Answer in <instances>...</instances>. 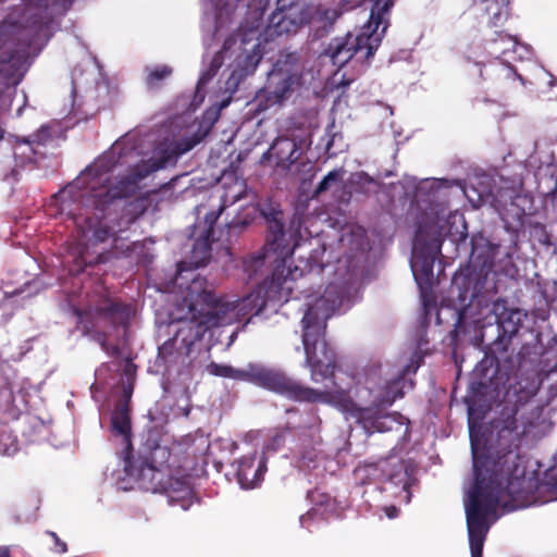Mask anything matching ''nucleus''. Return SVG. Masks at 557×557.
<instances>
[{
	"mask_svg": "<svg viewBox=\"0 0 557 557\" xmlns=\"http://www.w3.org/2000/svg\"><path fill=\"white\" fill-rule=\"evenodd\" d=\"M499 411L486 430V442L491 449L485 456H480L472 443L474 484L469 492L466 505V518L471 557H482L483 546L491 528L488 518L496 513L502 505L510 500L507 492L511 480L510 462L505 463L507 449H519L521 437L534 426L541 416L539 406L530 399H523L518 394L507 393L499 404Z\"/></svg>",
	"mask_w": 557,
	"mask_h": 557,
	"instance_id": "f257e3e1",
	"label": "nucleus"
},
{
	"mask_svg": "<svg viewBox=\"0 0 557 557\" xmlns=\"http://www.w3.org/2000/svg\"><path fill=\"white\" fill-rule=\"evenodd\" d=\"M301 324L305 363L310 368L311 380L321 382L333 377L330 388H312L280 369L258 363H248L245 368L237 369L212 361L207 366V371L214 376L251 383L292 401L326 404L344 412L355 411L356 404L350 395L352 376L345 374L347 382L345 384L337 382L335 376L336 354L325 341L326 323L320 320L313 307H309L301 319Z\"/></svg>",
	"mask_w": 557,
	"mask_h": 557,
	"instance_id": "f03ea898",
	"label": "nucleus"
},
{
	"mask_svg": "<svg viewBox=\"0 0 557 557\" xmlns=\"http://www.w3.org/2000/svg\"><path fill=\"white\" fill-rule=\"evenodd\" d=\"M200 140V136L194 135L170 143L160 150V158L153 166L137 164L115 183L99 173L96 166L86 168L76 181L55 196L60 201V213L73 219L86 243L96 245L107 242L114 234L107 218L115 201L134 196L138 183L151 171L175 164L182 154L190 151Z\"/></svg>",
	"mask_w": 557,
	"mask_h": 557,
	"instance_id": "7ed1b4c3",
	"label": "nucleus"
},
{
	"mask_svg": "<svg viewBox=\"0 0 557 557\" xmlns=\"http://www.w3.org/2000/svg\"><path fill=\"white\" fill-rule=\"evenodd\" d=\"M268 223L265 244L261 251L244 259V270L252 277L263 267L267 260L275 267L270 277H267L253 292L246 296L243 306L251 305L255 313H261L267 307L287 302L295 289L297 278L302 277L304 271L297 265L292 268L288 260L294 253L296 243L292 244L293 235L284 231V213L273 206L261 211Z\"/></svg>",
	"mask_w": 557,
	"mask_h": 557,
	"instance_id": "20e7f679",
	"label": "nucleus"
},
{
	"mask_svg": "<svg viewBox=\"0 0 557 557\" xmlns=\"http://www.w3.org/2000/svg\"><path fill=\"white\" fill-rule=\"evenodd\" d=\"M189 280L186 292L175 309L171 312L172 322H177L174 337L184 348L185 356H189L193 346L200 341L211 329L233 322L236 312L258 315L251 310V305L243 306L246 297L235 302H223L215 294L208 289L206 277L195 274L185 276ZM183 280H176L182 287Z\"/></svg>",
	"mask_w": 557,
	"mask_h": 557,
	"instance_id": "39448f33",
	"label": "nucleus"
},
{
	"mask_svg": "<svg viewBox=\"0 0 557 557\" xmlns=\"http://www.w3.org/2000/svg\"><path fill=\"white\" fill-rule=\"evenodd\" d=\"M519 449H507L505 463L510 462L511 480L508 482L507 492L510 500L505 503L507 510H517L532 505L545 504L557 500L554 484L557 480V470L550 469L545 473L544 481L534 480L525 475V467L522 465V457Z\"/></svg>",
	"mask_w": 557,
	"mask_h": 557,
	"instance_id": "423d86ee",
	"label": "nucleus"
},
{
	"mask_svg": "<svg viewBox=\"0 0 557 557\" xmlns=\"http://www.w3.org/2000/svg\"><path fill=\"white\" fill-rule=\"evenodd\" d=\"M304 62L299 52H282L269 73L267 84L257 94V110L265 111L287 100L300 85Z\"/></svg>",
	"mask_w": 557,
	"mask_h": 557,
	"instance_id": "0eeeda50",
	"label": "nucleus"
},
{
	"mask_svg": "<svg viewBox=\"0 0 557 557\" xmlns=\"http://www.w3.org/2000/svg\"><path fill=\"white\" fill-rule=\"evenodd\" d=\"M386 32V24L381 30L371 27L368 24L363 27L360 35L354 36L346 34L343 37L333 38L326 49L324 55L329 57L332 64L337 67L346 65L354 55L364 50V58L370 59L373 57L375 50L381 44V40Z\"/></svg>",
	"mask_w": 557,
	"mask_h": 557,
	"instance_id": "6e6552de",
	"label": "nucleus"
},
{
	"mask_svg": "<svg viewBox=\"0 0 557 557\" xmlns=\"http://www.w3.org/2000/svg\"><path fill=\"white\" fill-rule=\"evenodd\" d=\"M79 322L84 323L87 332L100 326V324L113 327L125 326L131 318V307L121 300L110 297L109 292L102 288L87 311L76 310Z\"/></svg>",
	"mask_w": 557,
	"mask_h": 557,
	"instance_id": "1a4fd4ad",
	"label": "nucleus"
},
{
	"mask_svg": "<svg viewBox=\"0 0 557 557\" xmlns=\"http://www.w3.org/2000/svg\"><path fill=\"white\" fill-rule=\"evenodd\" d=\"M242 199V194L237 193L230 196L225 193L222 197V203L218 211L208 212L205 216V237L200 240H197L194 245L193 255L195 257V261L186 262L181 261L177 263L176 271V280H183L185 272H193L194 269L202 267L207 263V261L211 258V242L214 240V225L221 215L222 211L227 206V202L235 203Z\"/></svg>",
	"mask_w": 557,
	"mask_h": 557,
	"instance_id": "9d476101",
	"label": "nucleus"
},
{
	"mask_svg": "<svg viewBox=\"0 0 557 557\" xmlns=\"http://www.w3.org/2000/svg\"><path fill=\"white\" fill-rule=\"evenodd\" d=\"M277 4L269 17L268 32L271 36L295 34L300 27L308 25L310 10L305 4L292 2L286 5L283 0H278Z\"/></svg>",
	"mask_w": 557,
	"mask_h": 557,
	"instance_id": "9b49d317",
	"label": "nucleus"
},
{
	"mask_svg": "<svg viewBox=\"0 0 557 557\" xmlns=\"http://www.w3.org/2000/svg\"><path fill=\"white\" fill-rule=\"evenodd\" d=\"M441 252V245L436 244L432 251H420L413 247L411 258V270L421 292L432 287L434 281V263L436 255Z\"/></svg>",
	"mask_w": 557,
	"mask_h": 557,
	"instance_id": "f8f14e48",
	"label": "nucleus"
},
{
	"mask_svg": "<svg viewBox=\"0 0 557 557\" xmlns=\"http://www.w3.org/2000/svg\"><path fill=\"white\" fill-rule=\"evenodd\" d=\"M302 154L301 145L289 137H277L263 154L264 158L274 159L275 166L289 170Z\"/></svg>",
	"mask_w": 557,
	"mask_h": 557,
	"instance_id": "ddd939ff",
	"label": "nucleus"
},
{
	"mask_svg": "<svg viewBox=\"0 0 557 557\" xmlns=\"http://www.w3.org/2000/svg\"><path fill=\"white\" fill-rule=\"evenodd\" d=\"M257 455L243 456L237 461L236 476L243 488L249 490L258 486L267 471V460L261 457L256 466Z\"/></svg>",
	"mask_w": 557,
	"mask_h": 557,
	"instance_id": "4468645a",
	"label": "nucleus"
},
{
	"mask_svg": "<svg viewBox=\"0 0 557 557\" xmlns=\"http://www.w3.org/2000/svg\"><path fill=\"white\" fill-rule=\"evenodd\" d=\"M497 249L498 246L492 244L484 236H473L471 238V264L486 275L494 265Z\"/></svg>",
	"mask_w": 557,
	"mask_h": 557,
	"instance_id": "2eb2a0df",
	"label": "nucleus"
},
{
	"mask_svg": "<svg viewBox=\"0 0 557 557\" xmlns=\"http://www.w3.org/2000/svg\"><path fill=\"white\" fill-rule=\"evenodd\" d=\"M419 367V362L416 364L411 362L404 367L395 377L387 381L380 396L379 405L383 407L391 406L396 399L403 398L405 395L404 388L407 384L406 375L409 372L416 373Z\"/></svg>",
	"mask_w": 557,
	"mask_h": 557,
	"instance_id": "dca6fc26",
	"label": "nucleus"
},
{
	"mask_svg": "<svg viewBox=\"0 0 557 557\" xmlns=\"http://www.w3.org/2000/svg\"><path fill=\"white\" fill-rule=\"evenodd\" d=\"M358 420L368 434L388 432L396 423V419L393 414L381 413L372 408H359Z\"/></svg>",
	"mask_w": 557,
	"mask_h": 557,
	"instance_id": "f3484780",
	"label": "nucleus"
},
{
	"mask_svg": "<svg viewBox=\"0 0 557 557\" xmlns=\"http://www.w3.org/2000/svg\"><path fill=\"white\" fill-rule=\"evenodd\" d=\"M146 446L151 462L148 463L146 461V465L140 468L136 476L138 480H145L146 478H149L150 481H153L156 475L160 473L154 463H162L165 461L170 456V451L165 446H161L157 440L151 442L150 438H148Z\"/></svg>",
	"mask_w": 557,
	"mask_h": 557,
	"instance_id": "a211bd4d",
	"label": "nucleus"
},
{
	"mask_svg": "<svg viewBox=\"0 0 557 557\" xmlns=\"http://www.w3.org/2000/svg\"><path fill=\"white\" fill-rule=\"evenodd\" d=\"M478 282L470 275L456 274L453 277L451 293H456V298L462 309L469 307L478 296Z\"/></svg>",
	"mask_w": 557,
	"mask_h": 557,
	"instance_id": "6ab92c4d",
	"label": "nucleus"
},
{
	"mask_svg": "<svg viewBox=\"0 0 557 557\" xmlns=\"http://www.w3.org/2000/svg\"><path fill=\"white\" fill-rule=\"evenodd\" d=\"M306 9L310 10V16L308 18V25L314 24L319 28H322L324 32H330L335 22L341 17L345 10L335 8H326L323 4H319L317 7L306 5Z\"/></svg>",
	"mask_w": 557,
	"mask_h": 557,
	"instance_id": "aec40b11",
	"label": "nucleus"
},
{
	"mask_svg": "<svg viewBox=\"0 0 557 557\" xmlns=\"http://www.w3.org/2000/svg\"><path fill=\"white\" fill-rule=\"evenodd\" d=\"M111 430L114 434L122 436L128 447L131 446V408H126L125 404H115L111 416Z\"/></svg>",
	"mask_w": 557,
	"mask_h": 557,
	"instance_id": "412c9836",
	"label": "nucleus"
},
{
	"mask_svg": "<svg viewBox=\"0 0 557 557\" xmlns=\"http://www.w3.org/2000/svg\"><path fill=\"white\" fill-rule=\"evenodd\" d=\"M261 59L260 44H255L251 51L246 53L244 59L240 57L237 59V66L232 72L228 82L233 79L239 81L253 74Z\"/></svg>",
	"mask_w": 557,
	"mask_h": 557,
	"instance_id": "4be33fe9",
	"label": "nucleus"
},
{
	"mask_svg": "<svg viewBox=\"0 0 557 557\" xmlns=\"http://www.w3.org/2000/svg\"><path fill=\"white\" fill-rule=\"evenodd\" d=\"M486 13L491 16V26H503L509 17V0H494L486 7Z\"/></svg>",
	"mask_w": 557,
	"mask_h": 557,
	"instance_id": "5701e85b",
	"label": "nucleus"
},
{
	"mask_svg": "<svg viewBox=\"0 0 557 557\" xmlns=\"http://www.w3.org/2000/svg\"><path fill=\"white\" fill-rule=\"evenodd\" d=\"M158 356L169 363L177 362L181 357H186L184 348H181V344L174 336L159 347Z\"/></svg>",
	"mask_w": 557,
	"mask_h": 557,
	"instance_id": "b1692460",
	"label": "nucleus"
},
{
	"mask_svg": "<svg viewBox=\"0 0 557 557\" xmlns=\"http://www.w3.org/2000/svg\"><path fill=\"white\" fill-rule=\"evenodd\" d=\"M344 174L345 170L343 168L330 171L318 184L314 194L320 195L330 190L333 186L341 185L343 183Z\"/></svg>",
	"mask_w": 557,
	"mask_h": 557,
	"instance_id": "393cba45",
	"label": "nucleus"
},
{
	"mask_svg": "<svg viewBox=\"0 0 557 557\" xmlns=\"http://www.w3.org/2000/svg\"><path fill=\"white\" fill-rule=\"evenodd\" d=\"M252 221L253 216L250 214L238 215L232 219V221L225 225L227 240H231L232 237L238 236L251 224Z\"/></svg>",
	"mask_w": 557,
	"mask_h": 557,
	"instance_id": "a878e982",
	"label": "nucleus"
},
{
	"mask_svg": "<svg viewBox=\"0 0 557 557\" xmlns=\"http://www.w3.org/2000/svg\"><path fill=\"white\" fill-rule=\"evenodd\" d=\"M512 69L503 64V63H492L490 65H484L481 69L480 74L483 79L487 78H500L502 76L507 78L511 75Z\"/></svg>",
	"mask_w": 557,
	"mask_h": 557,
	"instance_id": "bb28decb",
	"label": "nucleus"
},
{
	"mask_svg": "<svg viewBox=\"0 0 557 557\" xmlns=\"http://www.w3.org/2000/svg\"><path fill=\"white\" fill-rule=\"evenodd\" d=\"M172 74V69L169 65L156 66L149 71L146 77V84L149 88H156L159 83Z\"/></svg>",
	"mask_w": 557,
	"mask_h": 557,
	"instance_id": "cd10ccee",
	"label": "nucleus"
},
{
	"mask_svg": "<svg viewBox=\"0 0 557 557\" xmlns=\"http://www.w3.org/2000/svg\"><path fill=\"white\" fill-rule=\"evenodd\" d=\"M288 434V428L275 430L274 433L268 440V443L265 445L267 449L273 451L278 450L285 444Z\"/></svg>",
	"mask_w": 557,
	"mask_h": 557,
	"instance_id": "c85d7f7f",
	"label": "nucleus"
},
{
	"mask_svg": "<svg viewBox=\"0 0 557 557\" xmlns=\"http://www.w3.org/2000/svg\"><path fill=\"white\" fill-rule=\"evenodd\" d=\"M51 138V131L48 126H41L37 132L24 139L27 144L45 145Z\"/></svg>",
	"mask_w": 557,
	"mask_h": 557,
	"instance_id": "c756f323",
	"label": "nucleus"
},
{
	"mask_svg": "<svg viewBox=\"0 0 557 557\" xmlns=\"http://www.w3.org/2000/svg\"><path fill=\"white\" fill-rule=\"evenodd\" d=\"M47 535H49L53 542H54V547H53V550L58 554H64L67 552V545L65 542H63L55 532L53 531H47L46 532Z\"/></svg>",
	"mask_w": 557,
	"mask_h": 557,
	"instance_id": "7c9ffc66",
	"label": "nucleus"
},
{
	"mask_svg": "<svg viewBox=\"0 0 557 557\" xmlns=\"http://www.w3.org/2000/svg\"><path fill=\"white\" fill-rule=\"evenodd\" d=\"M134 386L133 383H128L123 386L122 397L116 401V404H125L126 408H129V403L132 399Z\"/></svg>",
	"mask_w": 557,
	"mask_h": 557,
	"instance_id": "2f4dec72",
	"label": "nucleus"
},
{
	"mask_svg": "<svg viewBox=\"0 0 557 557\" xmlns=\"http://www.w3.org/2000/svg\"><path fill=\"white\" fill-rule=\"evenodd\" d=\"M367 0H341L339 7L342 10L350 11L354 10L360 5H363Z\"/></svg>",
	"mask_w": 557,
	"mask_h": 557,
	"instance_id": "473e14b6",
	"label": "nucleus"
},
{
	"mask_svg": "<svg viewBox=\"0 0 557 557\" xmlns=\"http://www.w3.org/2000/svg\"><path fill=\"white\" fill-rule=\"evenodd\" d=\"M75 261V269L72 271L81 272L83 271L87 265L91 264V261H88L84 255L83 251L78 253V256L74 259Z\"/></svg>",
	"mask_w": 557,
	"mask_h": 557,
	"instance_id": "72a5a7b5",
	"label": "nucleus"
},
{
	"mask_svg": "<svg viewBox=\"0 0 557 557\" xmlns=\"http://www.w3.org/2000/svg\"><path fill=\"white\" fill-rule=\"evenodd\" d=\"M462 321H463V311H462V310H459V311L457 312V321H456V323H455V326H454V329L449 332V336H450L451 341H456V339H457V337H458V332H459V331H458V329H459V326L461 325Z\"/></svg>",
	"mask_w": 557,
	"mask_h": 557,
	"instance_id": "f704fd0d",
	"label": "nucleus"
},
{
	"mask_svg": "<svg viewBox=\"0 0 557 557\" xmlns=\"http://www.w3.org/2000/svg\"><path fill=\"white\" fill-rule=\"evenodd\" d=\"M399 483H401V486H403V490L406 492V499L407 502H410V497H411V494H410V479L408 476V473L407 471H405L403 473V478L399 480Z\"/></svg>",
	"mask_w": 557,
	"mask_h": 557,
	"instance_id": "c9c22d12",
	"label": "nucleus"
},
{
	"mask_svg": "<svg viewBox=\"0 0 557 557\" xmlns=\"http://www.w3.org/2000/svg\"><path fill=\"white\" fill-rule=\"evenodd\" d=\"M495 200V197L491 190H485L479 194V202L480 205L484 203H493Z\"/></svg>",
	"mask_w": 557,
	"mask_h": 557,
	"instance_id": "e433bc0d",
	"label": "nucleus"
},
{
	"mask_svg": "<svg viewBox=\"0 0 557 557\" xmlns=\"http://www.w3.org/2000/svg\"><path fill=\"white\" fill-rule=\"evenodd\" d=\"M384 511L389 519H394L398 516L399 509L396 506H387Z\"/></svg>",
	"mask_w": 557,
	"mask_h": 557,
	"instance_id": "4c0bfd02",
	"label": "nucleus"
},
{
	"mask_svg": "<svg viewBox=\"0 0 557 557\" xmlns=\"http://www.w3.org/2000/svg\"><path fill=\"white\" fill-rule=\"evenodd\" d=\"M0 557H13L11 548L9 546H0Z\"/></svg>",
	"mask_w": 557,
	"mask_h": 557,
	"instance_id": "58836bf2",
	"label": "nucleus"
},
{
	"mask_svg": "<svg viewBox=\"0 0 557 557\" xmlns=\"http://www.w3.org/2000/svg\"><path fill=\"white\" fill-rule=\"evenodd\" d=\"M360 180H363L364 182H367L368 184H371V185H375V181L371 177H369L368 175L363 174L359 177Z\"/></svg>",
	"mask_w": 557,
	"mask_h": 557,
	"instance_id": "ea45409f",
	"label": "nucleus"
},
{
	"mask_svg": "<svg viewBox=\"0 0 557 557\" xmlns=\"http://www.w3.org/2000/svg\"><path fill=\"white\" fill-rule=\"evenodd\" d=\"M498 35L502 38V40L506 39L507 41H513V37L508 34L502 35L500 33H498Z\"/></svg>",
	"mask_w": 557,
	"mask_h": 557,
	"instance_id": "a19ab883",
	"label": "nucleus"
},
{
	"mask_svg": "<svg viewBox=\"0 0 557 557\" xmlns=\"http://www.w3.org/2000/svg\"><path fill=\"white\" fill-rule=\"evenodd\" d=\"M517 272V269L515 268V265L511 263L510 264V269L507 270L506 274L512 276L513 273Z\"/></svg>",
	"mask_w": 557,
	"mask_h": 557,
	"instance_id": "79ce46f5",
	"label": "nucleus"
},
{
	"mask_svg": "<svg viewBox=\"0 0 557 557\" xmlns=\"http://www.w3.org/2000/svg\"><path fill=\"white\" fill-rule=\"evenodd\" d=\"M125 469H126L128 475H132V476L135 475L134 472L129 469L128 460H126Z\"/></svg>",
	"mask_w": 557,
	"mask_h": 557,
	"instance_id": "37998d69",
	"label": "nucleus"
},
{
	"mask_svg": "<svg viewBox=\"0 0 557 557\" xmlns=\"http://www.w3.org/2000/svg\"><path fill=\"white\" fill-rule=\"evenodd\" d=\"M506 333L515 334L517 332V326H513L512 330H505Z\"/></svg>",
	"mask_w": 557,
	"mask_h": 557,
	"instance_id": "c03bdc74",
	"label": "nucleus"
},
{
	"mask_svg": "<svg viewBox=\"0 0 557 557\" xmlns=\"http://www.w3.org/2000/svg\"><path fill=\"white\" fill-rule=\"evenodd\" d=\"M408 384H409V387L412 388L413 387V381H408Z\"/></svg>",
	"mask_w": 557,
	"mask_h": 557,
	"instance_id": "a18cd8bd",
	"label": "nucleus"
}]
</instances>
